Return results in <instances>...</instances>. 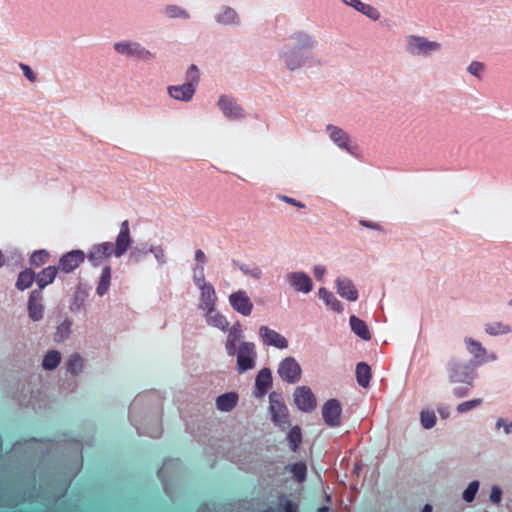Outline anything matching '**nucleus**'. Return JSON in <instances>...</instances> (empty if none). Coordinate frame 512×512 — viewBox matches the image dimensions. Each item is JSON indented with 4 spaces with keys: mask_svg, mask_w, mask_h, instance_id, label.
I'll list each match as a JSON object with an SVG mask.
<instances>
[{
    "mask_svg": "<svg viewBox=\"0 0 512 512\" xmlns=\"http://www.w3.org/2000/svg\"><path fill=\"white\" fill-rule=\"evenodd\" d=\"M201 308L207 312H214L216 294L212 285H202L201 289Z\"/></svg>",
    "mask_w": 512,
    "mask_h": 512,
    "instance_id": "f3484780",
    "label": "nucleus"
},
{
    "mask_svg": "<svg viewBox=\"0 0 512 512\" xmlns=\"http://www.w3.org/2000/svg\"><path fill=\"white\" fill-rule=\"evenodd\" d=\"M196 270H200V275L195 276L196 283L198 284L199 288L202 289V285H209L205 282L204 274H203V267H197Z\"/></svg>",
    "mask_w": 512,
    "mask_h": 512,
    "instance_id": "864d4df0",
    "label": "nucleus"
},
{
    "mask_svg": "<svg viewBox=\"0 0 512 512\" xmlns=\"http://www.w3.org/2000/svg\"><path fill=\"white\" fill-rule=\"evenodd\" d=\"M328 129L330 130L332 139L338 143L339 146L346 147L348 140L347 135L336 127L329 126Z\"/></svg>",
    "mask_w": 512,
    "mask_h": 512,
    "instance_id": "c9c22d12",
    "label": "nucleus"
},
{
    "mask_svg": "<svg viewBox=\"0 0 512 512\" xmlns=\"http://www.w3.org/2000/svg\"><path fill=\"white\" fill-rule=\"evenodd\" d=\"M115 49L119 53L127 54L129 56L137 57L139 59H149L151 53L139 44L131 43H116Z\"/></svg>",
    "mask_w": 512,
    "mask_h": 512,
    "instance_id": "f8f14e48",
    "label": "nucleus"
},
{
    "mask_svg": "<svg viewBox=\"0 0 512 512\" xmlns=\"http://www.w3.org/2000/svg\"><path fill=\"white\" fill-rule=\"evenodd\" d=\"M484 69V65L481 63V62H478V61H474L472 62L469 67H468V71L477 76V77H480L482 71Z\"/></svg>",
    "mask_w": 512,
    "mask_h": 512,
    "instance_id": "a18cd8bd",
    "label": "nucleus"
},
{
    "mask_svg": "<svg viewBox=\"0 0 512 512\" xmlns=\"http://www.w3.org/2000/svg\"><path fill=\"white\" fill-rule=\"evenodd\" d=\"M361 469H362V465H361V463H359V462H358V463H356V464L354 465V471H355V473L359 474V473H360V471H361Z\"/></svg>",
    "mask_w": 512,
    "mask_h": 512,
    "instance_id": "680f3d73",
    "label": "nucleus"
},
{
    "mask_svg": "<svg viewBox=\"0 0 512 512\" xmlns=\"http://www.w3.org/2000/svg\"><path fill=\"white\" fill-rule=\"evenodd\" d=\"M294 403L302 412H312L317 406V399L308 386L297 387L294 391Z\"/></svg>",
    "mask_w": 512,
    "mask_h": 512,
    "instance_id": "20e7f679",
    "label": "nucleus"
},
{
    "mask_svg": "<svg viewBox=\"0 0 512 512\" xmlns=\"http://www.w3.org/2000/svg\"><path fill=\"white\" fill-rule=\"evenodd\" d=\"M67 370L73 374L78 375L83 371L84 359L79 353H73L66 361Z\"/></svg>",
    "mask_w": 512,
    "mask_h": 512,
    "instance_id": "5701e85b",
    "label": "nucleus"
},
{
    "mask_svg": "<svg viewBox=\"0 0 512 512\" xmlns=\"http://www.w3.org/2000/svg\"><path fill=\"white\" fill-rule=\"evenodd\" d=\"M319 296L325 301L326 305L334 311L340 313L343 310L341 303L325 288L319 289Z\"/></svg>",
    "mask_w": 512,
    "mask_h": 512,
    "instance_id": "2f4dec72",
    "label": "nucleus"
},
{
    "mask_svg": "<svg viewBox=\"0 0 512 512\" xmlns=\"http://www.w3.org/2000/svg\"><path fill=\"white\" fill-rule=\"evenodd\" d=\"M241 337V326L239 323L235 324L229 331L228 339L226 342V349L229 355H234L236 351V343Z\"/></svg>",
    "mask_w": 512,
    "mask_h": 512,
    "instance_id": "bb28decb",
    "label": "nucleus"
},
{
    "mask_svg": "<svg viewBox=\"0 0 512 512\" xmlns=\"http://www.w3.org/2000/svg\"><path fill=\"white\" fill-rule=\"evenodd\" d=\"M439 413H440L442 416H444V417H445V415H444V414H445V411L439 410Z\"/></svg>",
    "mask_w": 512,
    "mask_h": 512,
    "instance_id": "774afa93",
    "label": "nucleus"
},
{
    "mask_svg": "<svg viewBox=\"0 0 512 512\" xmlns=\"http://www.w3.org/2000/svg\"><path fill=\"white\" fill-rule=\"evenodd\" d=\"M168 93L175 100L189 101L195 93V86L188 82L180 86H170L168 87Z\"/></svg>",
    "mask_w": 512,
    "mask_h": 512,
    "instance_id": "4468645a",
    "label": "nucleus"
},
{
    "mask_svg": "<svg viewBox=\"0 0 512 512\" xmlns=\"http://www.w3.org/2000/svg\"><path fill=\"white\" fill-rule=\"evenodd\" d=\"M59 268L55 266H48L44 268L36 277V282L41 291L48 284L52 283L55 279Z\"/></svg>",
    "mask_w": 512,
    "mask_h": 512,
    "instance_id": "aec40b11",
    "label": "nucleus"
},
{
    "mask_svg": "<svg viewBox=\"0 0 512 512\" xmlns=\"http://www.w3.org/2000/svg\"><path fill=\"white\" fill-rule=\"evenodd\" d=\"M219 105L223 112L229 117L237 118L242 115L241 108L228 98L221 97L219 100Z\"/></svg>",
    "mask_w": 512,
    "mask_h": 512,
    "instance_id": "c85d7f7f",
    "label": "nucleus"
},
{
    "mask_svg": "<svg viewBox=\"0 0 512 512\" xmlns=\"http://www.w3.org/2000/svg\"><path fill=\"white\" fill-rule=\"evenodd\" d=\"M269 411L274 424L285 427L288 424V409L284 404L280 394L272 392L269 395Z\"/></svg>",
    "mask_w": 512,
    "mask_h": 512,
    "instance_id": "f03ea898",
    "label": "nucleus"
},
{
    "mask_svg": "<svg viewBox=\"0 0 512 512\" xmlns=\"http://www.w3.org/2000/svg\"><path fill=\"white\" fill-rule=\"evenodd\" d=\"M496 427L497 428L504 427L505 433L509 434L511 432L512 422L506 423L503 419H498V421L496 423Z\"/></svg>",
    "mask_w": 512,
    "mask_h": 512,
    "instance_id": "5fc2aeb1",
    "label": "nucleus"
},
{
    "mask_svg": "<svg viewBox=\"0 0 512 512\" xmlns=\"http://www.w3.org/2000/svg\"><path fill=\"white\" fill-rule=\"evenodd\" d=\"M422 512H432V508L430 505H425Z\"/></svg>",
    "mask_w": 512,
    "mask_h": 512,
    "instance_id": "e2e57ef3",
    "label": "nucleus"
},
{
    "mask_svg": "<svg viewBox=\"0 0 512 512\" xmlns=\"http://www.w3.org/2000/svg\"><path fill=\"white\" fill-rule=\"evenodd\" d=\"M238 402V394L228 392L216 398V407L222 412H230Z\"/></svg>",
    "mask_w": 512,
    "mask_h": 512,
    "instance_id": "a211bd4d",
    "label": "nucleus"
},
{
    "mask_svg": "<svg viewBox=\"0 0 512 512\" xmlns=\"http://www.w3.org/2000/svg\"><path fill=\"white\" fill-rule=\"evenodd\" d=\"M166 11L171 18H177V17L187 18L188 17V14L186 13V11H184L183 9H181L180 7H178L176 5L168 6L166 8Z\"/></svg>",
    "mask_w": 512,
    "mask_h": 512,
    "instance_id": "37998d69",
    "label": "nucleus"
},
{
    "mask_svg": "<svg viewBox=\"0 0 512 512\" xmlns=\"http://www.w3.org/2000/svg\"><path fill=\"white\" fill-rule=\"evenodd\" d=\"M289 279L292 286L299 292L308 293L312 290V280L303 272L292 273L289 275Z\"/></svg>",
    "mask_w": 512,
    "mask_h": 512,
    "instance_id": "2eb2a0df",
    "label": "nucleus"
},
{
    "mask_svg": "<svg viewBox=\"0 0 512 512\" xmlns=\"http://www.w3.org/2000/svg\"><path fill=\"white\" fill-rule=\"evenodd\" d=\"M486 331H487V333H489L491 335H498V334L507 333L509 331V327L506 325H503L500 322H496V323L487 325Z\"/></svg>",
    "mask_w": 512,
    "mask_h": 512,
    "instance_id": "ea45409f",
    "label": "nucleus"
},
{
    "mask_svg": "<svg viewBox=\"0 0 512 512\" xmlns=\"http://www.w3.org/2000/svg\"><path fill=\"white\" fill-rule=\"evenodd\" d=\"M345 4L354 7L357 11L363 13L367 17L378 20L380 17L379 12L368 4L362 3L360 0H343Z\"/></svg>",
    "mask_w": 512,
    "mask_h": 512,
    "instance_id": "412c9836",
    "label": "nucleus"
},
{
    "mask_svg": "<svg viewBox=\"0 0 512 512\" xmlns=\"http://www.w3.org/2000/svg\"><path fill=\"white\" fill-rule=\"evenodd\" d=\"M371 377L372 373L370 366L365 362H359L356 366L357 383L361 387L367 388L370 384Z\"/></svg>",
    "mask_w": 512,
    "mask_h": 512,
    "instance_id": "4be33fe9",
    "label": "nucleus"
},
{
    "mask_svg": "<svg viewBox=\"0 0 512 512\" xmlns=\"http://www.w3.org/2000/svg\"><path fill=\"white\" fill-rule=\"evenodd\" d=\"M501 498H502V491L500 489V487L498 486H493L491 488V494H490V500L495 503V504H498L501 502Z\"/></svg>",
    "mask_w": 512,
    "mask_h": 512,
    "instance_id": "49530a36",
    "label": "nucleus"
},
{
    "mask_svg": "<svg viewBox=\"0 0 512 512\" xmlns=\"http://www.w3.org/2000/svg\"><path fill=\"white\" fill-rule=\"evenodd\" d=\"M85 257L82 250L67 252L59 259L58 268L64 273H71L84 262Z\"/></svg>",
    "mask_w": 512,
    "mask_h": 512,
    "instance_id": "423d86ee",
    "label": "nucleus"
},
{
    "mask_svg": "<svg viewBox=\"0 0 512 512\" xmlns=\"http://www.w3.org/2000/svg\"><path fill=\"white\" fill-rule=\"evenodd\" d=\"M342 407L337 399H329L322 407L324 422L331 427L341 424Z\"/></svg>",
    "mask_w": 512,
    "mask_h": 512,
    "instance_id": "39448f33",
    "label": "nucleus"
},
{
    "mask_svg": "<svg viewBox=\"0 0 512 512\" xmlns=\"http://www.w3.org/2000/svg\"><path fill=\"white\" fill-rule=\"evenodd\" d=\"M111 255L112 244L109 242H103L101 244L95 245L87 257L93 263V265L98 266Z\"/></svg>",
    "mask_w": 512,
    "mask_h": 512,
    "instance_id": "9b49d317",
    "label": "nucleus"
},
{
    "mask_svg": "<svg viewBox=\"0 0 512 512\" xmlns=\"http://www.w3.org/2000/svg\"><path fill=\"white\" fill-rule=\"evenodd\" d=\"M283 200L286 201L287 203H290V204L296 206V207L304 208V204L303 203H300V202L296 201L293 198H289V197L284 196Z\"/></svg>",
    "mask_w": 512,
    "mask_h": 512,
    "instance_id": "4d7b16f0",
    "label": "nucleus"
},
{
    "mask_svg": "<svg viewBox=\"0 0 512 512\" xmlns=\"http://www.w3.org/2000/svg\"><path fill=\"white\" fill-rule=\"evenodd\" d=\"M255 345L251 342H242L237 352V370L244 373L255 367Z\"/></svg>",
    "mask_w": 512,
    "mask_h": 512,
    "instance_id": "7ed1b4c3",
    "label": "nucleus"
},
{
    "mask_svg": "<svg viewBox=\"0 0 512 512\" xmlns=\"http://www.w3.org/2000/svg\"><path fill=\"white\" fill-rule=\"evenodd\" d=\"M360 223H361V225H363L365 227H368V228H373V229H377L378 228V225L375 224V223H372V222L361 221Z\"/></svg>",
    "mask_w": 512,
    "mask_h": 512,
    "instance_id": "bf43d9fd",
    "label": "nucleus"
},
{
    "mask_svg": "<svg viewBox=\"0 0 512 512\" xmlns=\"http://www.w3.org/2000/svg\"><path fill=\"white\" fill-rule=\"evenodd\" d=\"M236 12L230 8L225 9V11L219 15L218 20L223 24H229L235 21Z\"/></svg>",
    "mask_w": 512,
    "mask_h": 512,
    "instance_id": "a19ab883",
    "label": "nucleus"
},
{
    "mask_svg": "<svg viewBox=\"0 0 512 512\" xmlns=\"http://www.w3.org/2000/svg\"><path fill=\"white\" fill-rule=\"evenodd\" d=\"M450 378L455 383H467L468 385L472 384V377L466 367L458 365L454 366L452 368Z\"/></svg>",
    "mask_w": 512,
    "mask_h": 512,
    "instance_id": "b1692460",
    "label": "nucleus"
},
{
    "mask_svg": "<svg viewBox=\"0 0 512 512\" xmlns=\"http://www.w3.org/2000/svg\"><path fill=\"white\" fill-rule=\"evenodd\" d=\"M281 505L283 507L284 512H297L296 505L288 499H282Z\"/></svg>",
    "mask_w": 512,
    "mask_h": 512,
    "instance_id": "8fccbe9b",
    "label": "nucleus"
},
{
    "mask_svg": "<svg viewBox=\"0 0 512 512\" xmlns=\"http://www.w3.org/2000/svg\"><path fill=\"white\" fill-rule=\"evenodd\" d=\"M48 256L49 254L45 250L35 251L30 257V264L35 267H40L46 263Z\"/></svg>",
    "mask_w": 512,
    "mask_h": 512,
    "instance_id": "e433bc0d",
    "label": "nucleus"
},
{
    "mask_svg": "<svg viewBox=\"0 0 512 512\" xmlns=\"http://www.w3.org/2000/svg\"><path fill=\"white\" fill-rule=\"evenodd\" d=\"M195 259L199 263H204L206 261V256H205V254H204V252L202 250H197L195 252Z\"/></svg>",
    "mask_w": 512,
    "mask_h": 512,
    "instance_id": "13d9d810",
    "label": "nucleus"
},
{
    "mask_svg": "<svg viewBox=\"0 0 512 512\" xmlns=\"http://www.w3.org/2000/svg\"><path fill=\"white\" fill-rule=\"evenodd\" d=\"M478 488H479V482L476 480L472 481L462 494L463 500L467 503L472 502L475 498Z\"/></svg>",
    "mask_w": 512,
    "mask_h": 512,
    "instance_id": "4c0bfd02",
    "label": "nucleus"
},
{
    "mask_svg": "<svg viewBox=\"0 0 512 512\" xmlns=\"http://www.w3.org/2000/svg\"><path fill=\"white\" fill-rule=\"evenodd\" d=\"M150 252L154 253L156 259L160 262H164V251L161 247H151Z\"/></svg>",
    "mask_w": 512,
    "mask_h": 512,
    "instance_id": "603ef678",
    "label": "nucleus"
},
{
    "mask_svg": "<svg viewBox=\"0 0 512 512\" xmlns=\"http://www.w3.org/2000/svg\"><path fill=\"white\" fill-rule=\"evenodd\" d=\"M469 344L473 347V352L476 357L484 356L485 349L482 348L480 343L470 339Z\"/></svg>",
    "mask_w": 512,
    "mask_h": 512,
    "instance_id": "09e8293b",
    "label": "nucleus"
},
{
    "mask_svg": "<svg viewBox=\"0 0 512 512\" xmlns=\"http://www.w3.org/2000/svg\"><path fill=\"white\" fill-rule=\"evenodd\" d=\"M328 511V508L327 507H321L319 508L318 512H326Z\"/></svg>",
    "mask_w": 512,
    "mask_h": 512,
    "instance_id": "0e129e2a",
    "label": "nucleus"
},
{
    "mask_svg": "<svg viewBox=\"0 0 512 512\" xmlns=\"http://www.w3.org/2000/svg\"><path fill=\"white\" fill-rule=\"evenodd\" d=\"M259 335L263 343L267 346H274L278 349H285L288 347L287 339L267 326H261L259 328Z\"/></svg>",
    "mask_w": 512,
    "mask_h": 512,
    "instance_id": "6e6552de",
    "label": "nucleus"
},
{
    "mask_svg": "<svg viewBox=\"0 0 512 512\" xmlns=\"http://www.w3.org/2000/svg\"><path fill=\"white\" fill-rule=\"evenodd\" d=\"M111 280V268L110 266H105L102 270V274L97 286V294L99 296H103L109 289Z\"/></svg>",
    "mask_w": 512,
    "mask_h": 512,
    "instance_id": "c756f323",
    "label": "nucleus"
},
{
    "mask_svg": "<svg viewBox=\"0 0 512 512\" xmlns=\"http://www.w3.org/2000/svg\"><path fill=\"white\" fill-rule=\"evenodd\" d=\"M302 63V58L297 54H291L290 59L288 61V66L291 70L297 68Z\"/></svg>",
    "mask_w": 512,
    "mask_h": 512,
    "instance_id": "de8ad7c7",
    "label": "nucleus"
},
{
    "mask_svg": "<svg viewBox=\"0 0 512 512\" xmlns=\"http://www.w3.org/2000/svg\"><path fill=\"white\" fill-rule=\"evenodd\" d=\"M325 267L324 266H316L314 268V275L317 279L322 280L325 274Z\"/></svg>",
    "mask_w": 512,
    "mask_h": 512,
    "instance_id": "6e6d98bb",
    "label": "nucleus"
},
{
    "mask_svg": "<svg viewBox=\"0 0 512 512\" xmlns=\"http://www.w3.org/2000/svg\"><path fill=\"white\" fill-rule=\"evenodd\" d=\"M410 41L413 42L418 51L423 54H427L430 51L438 49L439 47L437 42L428 41L425 38L419 36H411Z\"/></svg>",
    "mask_w": 512,
    "mask_h": 512,
    "instance_id": "393cba45",
    "label": "nucleus"
},
{
    "mask_svg": "<svg viewBox=\"0 0 512 512\" xmlns=\"http://www.w3.org/2000/svg\"><path fill=\"white\" fill-rule=\"evenodd\" d=\"M350 326L352 331L360 337L362 340L369 341L371 339V334L368 329L367 324L361 320L360 318L352 315L350 317Z\"/></svg>",
    "mask_w": 512,
    "mask_h": 512,
    "instance_id": "6ab92c4d",
    "label": "nucleus"
},
{
    "mask_svg": "<svg viewBox=\"0 0 512 512\" xmlns=\"http://www.w3.org/2000/svg\"><path fill=\"white\" fill-rule=\"evenodd\" d=\"M71 321L70 320H64L56 329L55 332V341L62 342L66 340L70 333H71Z\"/></svg>",
    "mask_w": 512,
    "mask_h": 512,
    "instance_id": "473e14b6",
    "label": "nucleus"
},
{
    "mask_svg": "<svg viewBox=\"0 0 512 512\" xmlns=\"http://www.w3.org/2000/svg\"><path fill=\"white\" fill-rule=\"evenodd\" d=\"M272 386V374L269 368L261 369L255 379V396L263 397Z\"/></svg>",
    "mask_w": 512,
    "mask_h": 512,
    "instance_id": "9d476101",
    "label": "nucleus"
},
{
    "mask_svg": "<svg viewBox=\"0 0 512 512\" xmlns=\"http://www.w3.org/2000/svg\"><path fill=\"white\" fill-rule=\"evenodd\" d=\"M229 302L234 310L243 316H249L253 309V303L244 291H237L229 296Z\"/></svg>",
    "mask_w": 512,
    "mask_h": 512,
    "instance_id": "0eeeda50",
    "label": "nucleus"
},
{
    "mask_svg": "<svg viewBox=\"0 0 512 512\" xmlns=\"http://www.w3.org/2000/svg\"><path fill=\"white\" fill-rule=\"evenodd\" d=\"M42 293L40 290H34L31 292L28 300V312L29 317L33 321H38L43 316V305L41 304Z\"/></svg>",
    "mask_w": 512,
    "mask_h": 512,
    "instance_id": "ddd939ff",
    "label": "nucleus"
},
{
    "mask_svg": "<svg viewBox=\"0 0 512 512\" xmlns=\"http://www.w3.org/2000/svg\"><path fill=\"white\" fill-rule=\"evenodd\" d=\"M467 392H468V388H464V389H458V390H456V394H457L459 397H464L465 395H467Z\"/></svg>",
    "mask_w": 512,
    "mask_h": 512,
    "instance_id": "052dcab7",
    "label": "nucleus"
},
{
    "mask_svg": "<svg viewBox=\"0 0 512 512\" xmlns=\"http://www.w3.org/2000/svg\"><path fill=\"white\" fill-rule=\"evenodd\" d=\"M188 83H192L195 86L199 81L198 68L196 65H191L187 72Z\"/></svg>",
    "mask_w": 512,
    "mask_h": 512,
    "instance_id": "c03bdc74",
    "label": "nucleus"
},
{
    "mask_svg": "<svg viewBox=\"0 0 512 512\" xmlns=\"http://www.w3.org/2000/svg\"><path fill=\"white\" fill-rule=\"evenodd\" d=\"M34 280H36L34 271L32 269L27 268L19 273L16 282V287L19 290L23 291L29 288Z\"/></svg>",
    "mask_w": 512,
    "mask_h": 512,
    "instance_id": "a878e982",
    "label": "nucleus"
},
{
    "mask_svg": "<svg viewBox=\"0 0 512 512\" xmlns=\"http://www.w3.org/2000/svg\"><path fill=\"white\" fill-rule=\"evenodd\" d=\"M287 469L293 474L294 478L298 482H303L306 479L307 467L304 462H298L290 465Z\"/></svg>",
    "mask_w": 512,
    "mask_h": 512,
    "instance_id": "72a5a7b5",
    "label": "nucleus"
},
{
    "mask_svg": "<svg viewBox=\"0 0 512 512\" xmlns=\"http://www.w3.org/2000/svg\"><path fill=\"white\" fill-rule=\"evenodd\" d=\"M277 373L283 381L295 384L301 379L302 369L295 358L286 357L280 362Z\"/></svg>",
    "mask_w": 512,
    "mask_h": 512,
    "instance_id": "f257e3e1",
    "label": "nucleus"
},
{
    "mask_svg": "<svg viewBox=\"0 0 512 512\" xmlns=\"http://www.w3.org/2000/svg\"><path fill=\"white\" fill-rule=\"evenodd\" d=\"M61 361V353L57 350L48 351L43 360L42 367L44 370L52 371L54 370Z\"/></svg>",
    "mask_w": 512,
    "mask_h": 512,
    "instance_id": "cd10ccee",
    "label": "nucleus"
},
{
    "mask_svg": "<svg viewBox=\"0 0 512 512\" xmlns=\"http://www.w3.org/2000/svg\"><path fill=\"white\" fill-rule=\"evenodd\" d=\"M81 308H82V303L77 304V309L79 310Z\"/></svg>",
    "mask_w": 512,
    "mask_h": 512,
    "instance_id": "69168bd1",
    "label": "nucleus"
},
{
    "mask_svg": "<svg viewBox=\"0 0 512 512\" xmlns=\"http://www.w3.org/2000/svg\"><path fill=\"white\" fill-rule=\"evenodd\" d=\"M288 441L292 447V450L296 451L302 441V434H301V429L299 426H294L290 430V432L288 434Z\"/></svg>",
    "mask_w": 512,
    "mask_h": 512,
    "instance_id": "f704fd0d",
    "label": "nucleus"
},
{
    "mask_svg": "<svg viewBox=\"0 0 512 512\" xmlns=\"http://www.w3.org/2000/svg\"><path fill=\"white\" fill-rule=\"evenodd\" d=\"M439 413H440L442 416H444V417H445V415H444V414H445V411L439 410Z\"/></svg>",
    "mask_w": 512,
    "mask_h": 512,
    "instance_id": "338daca9",
    "label": "nucleus"
},
{
    "mask_svg": "<svg viewBox=\"0 0 512 512\" xmlns=\"http://www.w3.org/2000/svg\"><path fill=\"white\" fill-rule=\"evenodd\" d=\"M206 319L208 324L223 331H225L228 327L226 318L215 310L214 312H207Z\"/></svg>",
    "mask_w": 512,
    "mask_h": 512,
    "instance_id": "7c9ffc66",
    "label": "nucleus"
},
{
    "mask_svg": "<svg viewBox=\"0 0 512 512\" xmlns=\"http://www.w3.org/2000/svg\"><path fill=\"white\" fill-rule=\"evenodd\" d=\"M420 418L421 424L425 429H431L436 423V416L432 411H422Z\"/></svg>",
    "mask_w": 512,
    "mask_h": 512,
    "instance_id": "58836bf2",
    "label": "nucleus"
},
{
    "mask_svg": "<svg viewBox=\"0 0 512 512\" xmlns=\"http://www.w3.org/2000/svg\"><path fill=\"white\" fill-rule=\"evenodd\" d=\"M481 403H482L481 399H474V400L466 401L457 406V411L459 413H465L468 410L479 406Z\"/></svg>",
    "mask_w": 512,
    "mask_h": 512,
    "instance_id": "79ce46f5",
    "label": "nucleus"
},
{
    "mask_svg": "<svg viewBox=\"0 0 512 512\" xmlns=\"http://www.w3.org/2000/svg\"><path fill=\"white\" fill-rule=\"evenodd\" d=\"M20 67L23 70L24 75L27 77L28 80H30L31 82H34L36 80L35 74L33 73V71L31 70V68L28 65L20 64Z\"/></svg>",
    "mask_w": 512,
    "mask_h": 512,
    "instance_id": "3c124183",
    "label": "nucleus"
},
{
    "mask_svg": "<svg viewBox=\"0 0 512 512\" xmlns=\"http://www.w3.org/2000/svg\"><path fill=\"white\" fill-rule=\"evenodd\" d=\"M131 238L128 221L121 224L120 232L116 238L114 254L116 257L122 256L130 247Z\"/></svg>",
    "mask_w": 512,
    "mask_h": 512,
    "instance_id": "1a4fd4ad",
    "label": "nucleus"
},
{
    "mask_svg": "<svg viewBox=\"0 0 512 512\" xmlns=\"http://www.w3.org/2000/svg\"><path fill=\"white\" fill-rule=\"evenodd\" d=\"M336 284L337 292L341 297L349 301H356L358 299V291L350 280L337 279Z\"/></svg>",
    "mask_w": 512,
    "mask_h": 512,
    "instance_id": "dca6fc26",
    "label": "nucleus"
}]
</instances>
